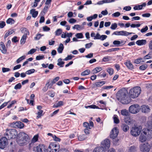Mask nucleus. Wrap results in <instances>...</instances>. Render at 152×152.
Masks as SVG:
<instances>
[{
    "label": "nucleus",
    "instance_id": "nucleus-51",
    "mask_svg": "<svg viewBox=\"0 0 152 152\" xmlns=\"http://www.w3.org/2000/svg\"><path fill=\"white\" fill-rule=\"evenodd\" d=\"M58 152H69V150L66 149L65 148H61L60 149H59Z\"/></svg>",
    "mask_w": 152,
    "mask_h": 152
},
{
    "label": "nucleus",
    "instance_id": "nucleus-30",
    "mask_svg": "<svg viewBox=\"0 0 152 152\" xmlns=\"http://www.w3.org/2000/svg\"><path fill=\"white\" fill-rule=\"evenodd\" d=\"M60 79V77L58 76L56 77L53 79L52 81L50 83V85H51V86L56 83L57 81Z\"/></svg>",
    "mask_w": 152,
    "mask_h": 152
},
{
    "label": "nucleus",
    "instance_id": "nucleus-26",
    "mask_svg": "<svg viewBox=\"0 0 152 152\" xmlns=\"http://www.w3.org/2000/svg\"><path fill=\"white\" fill-rule=\"evenodd\" d=\"M114 123L115 124H118L120 122L119 120L116 115H114L113 116Z\"/></svg>",
    "mask_w": 152,
    "mask_h": 152
},
{
    "label": "nucleus",
    "instance_id": "nucleus-46",
    "mask_svg": "<svg viewBox=\"0 0 152 152\" xmlns=\"http://www.w3.org/2000/svg\"><path fill=\"white\" fill-rule=\"evenodd\" d=\"M75 36L77 38L80 39L83 37V34L82 33H77L76 35Z\"/></svg>",
    "mask_w": 152,
    "mask_h": 152
},
{
    "label": "nucleus",
    "instance_id": "nucleus-8",
    "mask_svg": "<svg viewBox=\"0 0 152 152\" xmlns=\"http://www.w3.org/2000/svg\"><path fill=\"white\" fill-rule=\"evenodd\" d=\"M142 128L141 126L138 127L134 125V127H132L131 129V134L135 137L138 136L140 133Z\"/></svg>",
    "mask_w": 152,
    "mask_h": 152
},
{
    "label": "nucleus",
    "instance_id": "nucleus-17",
    "mask_svg": "<svg viewBox=\"0 0 152 152\" xmlns=\"http://www.w3.org/2000/svg\"><path fill=\"white\" fill-rule=\"evenodd\" d=\"M125 65L129 69L132 70L134 69V66L130 61L125 62Z\"/></svg>",
    "mask_w": 152,
    "mask_h": 152
},
{
    "label": "nucleus",
    "instance_id": "nucleus-64",
    "mask_svg": "<svg viewBox=\"0 0 152 152\" xmlns=\"http://www.w3.org/2000/svg\"><path fill=\"white\" fill-rule=\"evenodd\" d=\"M76 22V20L73 18H71L69 19V22L70 23H74Z\"/></svg>",
    "mask_w": 152,
    "mask_h": 152
},
{
    "label": "nucleus",
    "instance_id": "nucleus-44",
    "mask_svg": "<svg viewBox=\"0 0 152 152\" xmlns=\"http://www.w3.org/2000/svg\"><path fill=\"white\" fill-rule=\"evenodd\" d=\"M38 134L35 135L31 140L32 142L34 143L36 142L38 140Z\"/></svg>",
    "mask_w": 152,
    "mask_h": 152
},
{
    "label": "nucleus",
    "instance_id": "nucleus-37",
    "mask_svg": "<svg viewBox=\"0 0 152 152\" xmlns=\"http://www.w3.org/2000/svg\"><path fill=\"white\" fill-rule=\"evenodd\" d=\"M96 83L97 87H100L104 84L106 82L104 81H102L100 82H96Z\"/></svg>",
    "mask_w": 152,
    "mask_h": 152
},
{
    "label": "nucleus",
    "instance_id": "nucleus-54",
    "mask_svg": "<svg viewBox=\"0 0 152 152\" xmlns=\"http://www.w3.org/2000/svg\"><path fill=\"white\" fill-rule=\"evenodd\" d=\"M53 140L56 142H60L61 140V139L57 137L55 135H54L53 137Z\"/></svg>",
    "mask_w": 152,
    "mask_h": 152
},
{
    "label": "nucleus",
    "instance_id": "nucleus-47",
    "mask_svg": "<svg viewBox=\"0 0 152 152\" xmlns=\"http://www.w3.org/2000/svg\"><path fill=\"white\" fill-rule=\"evenodd\" d=\"M142 61V58H140L135 59L134 61V63L137 64H140Z\"/></svg>",
    "mask_w": 152,
    "mask_h": 152
},
{
    "label": "nucleus",
    "instance_id": "nucleus-41",
    "mask_svg": "<svg viewBox=\"0 0 152 152\" xmlns=\"http://www.w3.org/2000/svg\"><path fill=\"white\" fill-rule=\"evenodd\" d=\"M44 58V57L43 55H39L36 57V59L37 60H39L43 59Z\"/></svg>",
    "mask_w": 152,
    "mask_h": 152
},
{
    "label": "nucleus",
    "instance_id": "nucleus-48",
    "mask_svg": "<svg viewBox=\"0 0 152 152\" xmlns=\"http://www.w3.org/2000/svg\"><path fill=\"white\" fill-rule=\"evenodd\" d=\"M10 69L8 68L3 67L2 69V71L3 73H5L10 71Z\"/></svg>",
    "mask_w": 152,
    "mask_h": 152
},
{
    "label": "nucleus",
    "instance_id": "nucleus-45",
    "mask_svg": "<svg viewBox=\"0 0 152 152\" xmlns=\"http://www.w3.org/2000/svg\"><path fill=\"white\" fill-rule=\"evenodd\" d=\"M117 24H116V23H114L112 24L110 28L112 30H115L117 28Z\"/></svg>",
    "mask_w": 152,
    "mask_h": 152
},
{
    "label": "nucleus",
    "instance_id": "nucleus-61",
    "mask_svg": "<svg viewBox=\"0 0 152 152\" xmlns=\"http://www.w3.org/2000/svg\"><path fill=\"white\" fill-rule=\"evenodd\" d=\"M113 86H103L102 88V89H109L111 88H113Z\"/></svg>",
    "mask_w": 152,
    "mask_h": 152
},
{
    "label": "nucleus",
    "instance_id": "nucleus-11",
    "mask_svg": "<svg viewBox=\"0 0 152 152\" xmlns=\"http://www.w3.org/2000/svg\"><path fill=\"white\" fill-rule=\"evenodd\" d=\"M48 148H52L53 150L54 151V152H58V150L61 148L59 144L55 142H50L48 146Z\"/></svg>",
    "mask_w": 152,
    "mask_h": 152
},
{
    "label": "nucleus",
    "instance_id": "nucleus-58",
    "mask_svg": "<svg viewBox=\"0 0 152 152\" xmlns=\"http://www.w3.org/2000/svg\"><path fill=\"white\" fill-rule=\"evenodd\" d=\"M121 15V13L118 12H116L112 14V16L115 17H118Z\"/></svg>",
    "mask_w": 152,
    "mask_h": 152
},
{
    "label": "nucleus",
    "instance_id": "nucleus-40",
    "mask_svg": "<svg viewBox=\"0 0 152 152\" xmlns=\"http://www.w3.org/2000/svg\"><path fill=\"white\" fill-rule=\"evenodd\" d=\"M147 126L150 129H152V120L148 121L147 122Z\"/></svg>",
    "mask_w": 152,
    "mask_h": 152
},
{
    "label": "nucleus",
    "instance_id": "nucleus-21",
    "mask_svg": "<svg viewBox=\"0 0 152 152\" xmlns=\"http://www.w3.org/2000/svg\"><path fill=\"white\" fill-rule=\"evenodd\" d=\"M121 128L123 131L125 132H127L129 129V126L125 124H122Z\"/></svg>",
    "mask_w": 152,
    "mask_h": 152
},
{
    "label": "nucleus",
    "instance_id": "nucleus-5",
    "mask_svg": "<svg viewBox=\"0 0 152 152\" xmlns=\"http://www.w3.org/2000/svg\"><path fill=\"white\" fill-rule=\"evenodd\" d=\"M18 134L17 131L15 129H6L4 135L7 136L8 140L17 138Z\"/></svg>",
    "mask_w": 152,
    "mask_h": 152
},
{
    "label": "nucleus",
    "instance_id": "nucleus-13",
    "mask_svg": "<svg viewBox=\"0 0 152 152\" xmlns=\"http://www.w3.org/2000/svg\"><path fill=\"white\" fill-rule=\"evenodd\" d=\"M151 146L147 142L143 143V152H148Z\"/></svg>",
    "mask_w": 152,
    "mask_h": 152
},
{
    "label": "nucleus",
    "instance_id": "nucleus-49",
    "mask_svg": "<svg viewBox=\"0 0 152 152\" xmlns=\"http://www.w3.org/2000/svg\"><path fill=\"white\" fill-rule=\"evenodd\" d=\"M12 32H11V33H10V32L9 31L6 33L4 37V39H6L8 36L12 34L13 32H14V31H13V30H12Z\"/></svg>",
    "mask_w": 152,
    "mask_h": 152
},
{
    "label": "nucleus",
    "instance_id": "nucleus-59",
    "mask_svg": "<svg viewBox=\"0 0 152 152\" xmlns=\"http://www.w3.org/2000/svg\"><path fill=\"white\" fill-rule=\"evenodd\" d=\"M100 37L101 35L98 33H97L94 37V39H100Z\"/></svg>",
    "mask_w": 152,
    "mask_h": 152
},
{
    "label": "nucleus",
    "instance_id": "nucleus-38",
    "mask_svg": "<svg viewBox=\"0 0 152 152\" xmlns=\"http://www.w3.org/2000/svg\"><path fill=\"white\" fill-rule=\"evenodd\" d=\"M74 57V56L72 55V54L68 55L67 56V57H66L64 59H63V60L65 61H67L68 60H71L72 58Z\"/></svg>",
    "mask_w": 152,
    "mask_h": 152
},
{
    "label": "nucleus",
    "instance_id": "nucleus-63",
    "mask_svg": "<svg viewBox=\"0 0 152 152\" xmlns=\"http://www.w3.org/2000/svg\"><path fill=\"white\" fill-rule=\"evenodd\" d=\"M93 45V43L92 42L86 44L85 45V48H89L91 47Z\"/></svg>",
    "mask_w": 152,
    "mask_h": 152
},
{
    "label": "nucleus",
    "instance_id": "nucleus-23",
    "mask_svg": "<svg viewBox=\"0 0 152 152\" xmlns=\"http://www.w3.org/2000/svg\"><path fill=\"white\" fill-rule=\"evenodd\" d=\"M113 44L114 45V46H111L114 47H119L121 46V41L118 40H114L113 42Z\"/></svg>",
    "mask_w": 152,
    "mask_h": 152
},
{
    "label": "nucleus",
    "instance_id": "nucleus-52",
    "mask_svg": "<svg viewBox=\"0 0 152 152\" xmlns=\"http://www.w3.org/2000/svg\"><path fill=\"white\" fill-rule=\"evenodd\" d=\"M6 25V23L4 21H0V28H3Z\"/></svg>",
    "mask_w": 152,
    "mask_h": 152
},
{
    "label": "nucleus",
    "instance_id": "nucleus-1",
    "mask_svg": "<svg viewBox=\"0 0 152 152\" xmlns=\"http://www.w3.org/2000/svg\"><path fill=\"white\" fill-rule=\"evenodd\" d=\"M128 92L125 89H121L117 92L116 97L117 99L120 100L123 104H127L131 101V99L128 96Z\"/></svg>",
    "mask_w": 152,
    "mask_h": 152
},
{
    "label": "nucleus",
    "instance_id": "nucleus-28",
    "mask_svg": "<svg viewBox=\"0 0 152 152\" xmlns=\"http://www.w3.org/2000/svg\"><path fill=\"white\" fill-rule=\"evenodd\" d=\"M124 121L128 125H130L132 123L131 119L130 118H125L124 119Z\"/></svg>",
    "mask_w": 152,
    "mask_h": 152
},
{
    "label": "nucleus",
    "instance_id": "nucleus-62",
    "mask_svg": "<svg viewBox=\"0 0 152 152\" xmlns=\"http://www.w3.org/2000/svg\"><path fill=\"white\" fill-rule=\"evenodd\" d=\"M40 33H38L36 35V36L34 38V39L35 40H39V39L41 37L40 36Z\"/></svg>",
    "mask_w": 152,
    "mask_h": 152
},
{
    "label": "nucleus",
    "instance_id": "nucleus-9",
    "mask_svg": "<svg viewBox=\"0 0 152 152\" xmlns=\"http://www.w3.org/2000/svg\"><path fill=\"white\" fill-rule=\"evenodd\" d=\"M141 108L140 105L137 104H134L131 105L129 107V112L133 114H135L138 113Z\"/></svg>",
    "mask_w": 152,
    "mask_h": 152
},
{
    "label": "nucleus",
    "instance_id": "nucleus-35",
    "mask_svg": "<svg viewBox=\"0 0 152 152\" xmlns=\"http://www.w3.org/2000/svg\"><path fill=\"white\" fill-rule=\"evenodd\" d=\"M121 113L123 115L126 116L128 115V112L127 110L124 109L121 110Z\"/></svg>",
    "mask_w": 152,
    "mask_h": 152
},
{
    "label": "nucleus",
    "instance_id": "nucleus-42",
    "mask_svg": "<svg viewBox=\"0 0 152 152\" xmlns=\"http://www.w3.org/2000/svg\"><path fill=\"white\" fill-rule=\"evenodd\" d=\"M35 70L34 69H31L28 70L26 72V74L27 75H30L34 73L35 72Z\"/></svg>",
    "mask_w": 152,
    "mask_h": 152
},
{
    "label": "nucleus",
    "instance_id": "nucleus-32",
    "mask_svg": "<svg viewBox=\"0 0 152 152\" xmlns=\"http://www.w3.org/2000/svg\"><path fill=\"white\" fill-rule=\"evenodd\" d=\"M136 147L134 145H132L129 147L128 152H135Z\"/></svg>",
    "mask_w": 152,
    "mask_h": 152
},
{
    "label": "nucleus",
    "instance_id": "nucleus-33",
    "mask_svg": "<svg viewBox=\"0 0 152 152\" xmlns=\"http://www.w3.org/2000/svg\"><path fill=\"white\" fill-rule=\"evenodd\" d=\"M107 71L110 75H112L113 73V69L109 67L107 69Z\"/></svg>",
    "mask_w": 152,
    "mask_h": 152
},
{
    "label": "nucleus",
    "instance_id": "nucleus-22",
    "mask_svg": "<svg viewBox=\"0 0 152 152\" xmlns=\"http://www.w3.org/2000/svg\"><path fill=\"white\" fill-rule=\"evenodd\" d=\"M64 46L63 44L61 43L57 48V51L59 53H62V52L64 49Z\"/></svg>",
    "mask_w": 152,
    "mask_h": 152
},
{
    "label": "nucleus",
    "instance_id": "nucleus-36",
    "mask_svg": "<svg viewBox=\"0 0 152 152\" xmlns=\"http://www.w3.org/2000/svg\"><path fill=\"white\" fill-rule=\"evenodd\" d=\"M62 32V30L61 29H58L55 31V35L57 36H59L61 34Z\"/></svg>",
    "mask_w": 152,
    "mask_h": 152
},
{
    "label": "nucleus",
    "instance_id": "nucleus-29",
    "mask_svg": "<svg viewBox=\"0 0 152 152\" xmlns=\"http://www.w3.org/2000/svg\"><path fill=\"white\" fill-rule=\"evenodd\" d=\"M90 72V70L89 69H87L82 72L81 75L82 76H86L89 75Z\"/></svg>",
    "mask_w": 152,
    "mask_h": 152
},
{
    "label": "nucleus",
    "instance_id": "nucleus-34",
    "mask_svg": "<svg viewBox=\"0 0 152 152\" xmlns=\"http://www.w3.org/2000/svg\"><path fill=\"white\" fill-rule=\"evenodd\" d=\"M134 10H140L142 9V4L134 6L133 8Z\"/></svg>",
    "mask_w": 152,
    "mask_h": 152
},
{
    "label": "nucleus",
    "instance_id": "nucleus-25",
    "mask_svg": "<svg viewBox=\"0 0 152 152\" xmlns=\"http://www.w3.org/2000/svg\"><path fill=\"white\" fill-rule=\"evenodd\" d=\"M62 59L61 58H60L58 60V63L57 65L59 66L60 67H63L64 66L63 65L64 64L65 62L64 61H62Z\"/></svg>",
    "mask_w": 152,
    "mask_h": 152
},
{
    "label": "nucleus",
    "instance_id": "nucleus-15",
    "mask_svg": "<svg viewBox=\"0 0 152 152\" xmlns=\"http://www.w3.org/2000/svg\"><path fill=\"white\" fill-rule=\"evenodd\" d=\"M30 13L32 15V17L35 18L37 16L38 12L36 11L35 9H32L30 10Z\"/></svg>",
    "mask_w": 152,
    "mask_h": 152
},
{
    "label": "nucleus",
    "instance_id": "nucleus-60",
    "mask_svg": "<svg viewBox=\"0 0 152 152\" xmlns=\"http://www.w3.org/2000/svg\"><path fill=\"white\" fill-rule=\"evenodd\" d=\"M18 37L17 36L14 37L12 38V42H14V43H16L19 41V40L17 39Z\"/></svg>",
    "mask_w": 152,
    "mask_h": 152
},
{
    "label": "nucleus",
    "instance_id": "nucleus-43",
    "mask_svg": "<svg viewBox=\"0 0 152 152\" xmlns=\"http://www.w3.org/2000/svg\"><path fill=\"white\" fill-rule=\"evenodd\" d=\"M22 87V85L20 83H19L16 85L14 87V89L15 90L20 89Z\"/></svg>",
    "mask_w": 152,
    "mask_h": 152
},
{
    "label": "nucleus",
    "instance_id": "nucleus-3",
    "mask_svg": "<svg viewBox=\"0 0 152 152\" xmlns=\"http://www.w3.org/2000/svg\"><path fill=\"white\" fill-rule=\"evenodd\" d=\"M29 139V137L27 134L21 132L18 134L17 141L20 145L23 146L26 145Z\"/></svg>",
    "mask_w": 152,
    "mask_h": 152
},
{
    "label": "nucleus",
    "instance_id": "nucleus-16",
    "mask_svg": "<svg viewBox=\"0 0 152 152\" xmlns=\"http://www.w3.org/2000/svg\"><path fill=\"white\" fill-rule=\"evenodd\" d=\"M150 111V107L148 105H143V113H148Z\"/></svg>",
    "mask_w": 152,
    "mask_h": 152
},
{
    "label": "nucleus",
    "instance_id": "nucleus-57",
    "mask_svg": "<svg viewBox=\"0 0 152 152\" xmlns=\"http://www.w3.org/2000/svg\"><path fill=\"white\" fill-rule=\"evenodd\" d=\"M43 30L44 31H48L50 30V28L45 26L43 27Z\"/></svg>",
    "mask_w": 152,
    "mask_h": 152
},
{
    "label": "nucleus",
    "instance_id": "nucleus-39",
    "mask_svg": "<svg viewBox=\"0 0 152 152\" xmlns=\"http://www.w3.org/2000/svg\"><path fill=\"white\" fill-rule=\"evenodd\" d=\"M26 58V56L25 55H24L23 56H22L20 57L18 59H17V60L16 61V62L17 64L19 63L20 61H21L22 60L24 59L25 58Z\"/></svg>",
    "mask_w": 152,
    "mask_h": 152
},
{
    "label": "nucleus",
    "instance_id": "nucleus-14",
    "mask_svg": "<svg viewBox=\"0 0 152 152\" xmlns=\"http://www.w3.org/2000/svg\"><path fill=\"white\" fill-rule=\"evenodd\" d=\"M0 50L1 52L4 54H6L7 51L4 43L2 42H0Z\"/></svg>",
    "mask_w": 152,
    "mask_h": 152
},
{
    "label": "nucleus",
    "instance_id": "nucleus-2",
    "mask_svg": "<svg viewBox=\"0 0 152 152\" xmlns=\"http://www.w3.org/2000/svg\"><path fill=\"white\" fill-rule=\"evenodd\" d=\"M110 147V140L106 139L101 142L100 146L95 148L93 152H105L108 151Z\"/></svg>",
    "mask_w": 152,
    "mask_h": 152
},
{
    "label": "nucleus",
    "instance_id": "nucleus-24",
    "mask_svg": "<svg viewBox=\"0 0 152 152\" xmlns=\"http://www.w3.org/2000/svg\"><path fill=\"white\" fill-rule=\"evenodd\" d=\"M21 31L22 33H24V34H27V35H29V32L28 30L26 28L22 27L21 29Z\"/></svg>",
    "mask_w": 152,
    "mask_h": 152
},
{
    "label": "nucleus",
    "instance_id": "nucleus-50",
    "mask_svg": "<svg viewBox=\"0 0 152 152\" xmlns=\"http://www.w3.org/2000/svg\"><path fill=\"white\" fill-rule=\"evenodd\" d=\"M123 32H124L123 33V36H127L129 35L134 34V33H133L132 32H128L126 31H123Z\"/></svg>",
    "mask_w": 152,
    "mask_h": 152
},
{
    "label": "nucleus",
    "instance_id": "nucleus-56",
    "mask_svg": "<svg viewBox=\"0 0 152 152\" xmlns=\"http://www.w3.org/2000/svg\"><path fill=\"white\" fill-rule=\"evenodd\" d=\"M37 50L33 48L31 49L28 53V54H31L34 53Z\"/></svg>",
    "mask_w": 152,
    "mask_h": 152
},
{
    "label": "nucleus",
    "instance_id": "nucleus-27",
    "mask_svg": "<svg viewBox=\"0 0 152 152\" xmlns=\"http://www.w3.org/2000/svg\"><path fill=\"white\" fill-rule=\"evenodd\" d=\"M15 22V20L11 18H8L6 21V22L7 24L11 25L14 24Z\"/></svg>",
    "mask_w": 152,
    "mask_h": 152
},
{
    "label": "nucleus",
    "instance_id": "nucleus-53",
    "mask_svg": "<svg viewBox=\"0 0 152 152\" xmlns=\"http://www.w3.org/2000/svg\"><path fill=\"white\" fill-rule=\"evenodd\" d=\"M141 24L140 23H137L136 24H132L131 25V28H135V27H139L140 26Z\"/></svg>",
    "mask_w": 152,
    "mask_h": 152
},
{
    "label": "nucleus",
    "instance_id": "nucleus-6",
    "mask_svg": "<svg viewBox=\"0 0 152 152\" xmlns=\"http://www.w3.org/2000/svg\"><path fill=\"white\" fill-rule=\"evenodd\" d=\"M141 91V88L139 86H135L130 89L129 91V98L135 99L138 97Z\"/></svg>",
    "mask_w": 152,
    "mask_h": 152
},
{
    "label": "nucleus",
    "instance_id": "nucleus-18",
    "mask_svg": "<svg viewBox=\"0 0 152 152\" xmlns=\"http://www.w3.org/2000/svg\"><path fill=\"white\" fill-rule=\"evenodd\" d=\"M16 124V128L20 129L23 128L24 125V124L20 121H17Z\"/></svg>",
    "mask_w": 152,
    "mask_h": 152
},
{
    "label": "nucleus",
    "instance_id": "nucleus-12",
    "mask_svg": "<svg viewBox=\"0 0 152 152\" xmlns=\"http://www.w3.org/2000/svg\"><path fill=\"white\" fill-rule=\"evenodd\" d=\"M6 137H3L0 139V148L2 149H4L7 144V140Z\"/></svg>",
    "mask_w": 152,
    "mask_h": 152
},
{
    "label": "nucleus",
    "instance_id": "nucleus-19",
    "mask_svg": "<svg viewBox=\"0 0 152 152\" xmlns=\"http://www.w3.org/2000/svg\"><path fill=\"white\" fill-rule=\"evenodd\" d=\"M27 34H24L20 40V43L21 45H23L26 42V38L27 37Z\"/></svg>",
    "mask_w": 152,
    "mask_h": 152
},
{
    "label": "nucleus",
    "instance_id": "nucleus-20",
    "mask_svg": "<svg viewBox=\"0 0 152 152\" xmlns=\"http://www.w3.org/2000/svg\"><path fill=\"white\" fill-rule=\"evenodd\" d=\"M49 7L48 6L46 5L44 7L43 10L41 12L40 15L41 16H44L45 14L47 12Z\"/></svg>",
    "mask_w": 152,
    "mask_h": 152
},
{
    "label": "nucleus",
    "instance_id": "nucleus-7",
    "mask_svg": "<svg viewBox=\"0 0 152 152\" xmlns=\"http://www.w3.org/2000/svg\"><path fill=\"white\" fill-rule=\"evenodd\" d=\"M152 138V130L147 128L143 129V143L149 141Z\"/></svg>",
    "mask_w": 152,
    "mask_h": 152
},
{
    "label": "nucleus",
    "instance_id": "nucleus-4",
    "mask_svg": "<svg viewBox=\"0 0 152 152\" xmlns=\"http://www.w3.org/2000/svg\"><path fill=\"white\" fill-rule=\"evenodd\" d=\"M119 133V130L117 127L113 129L110 135V138L113 140V142L115 145H118L119 144V139L116 138Z\"/></svg>",
    "mask_w": 152,
    "mask_h": 152
},
{
    "label": "nucleus",
    "instance_id": "nucleus-31",
    "mask_svg": "<svg viewBox=\"0 0 152 152\" xmlns=\"http://www.w3.org/2000/svg\"><path fill=\"white\" fill-rule=\"evenodd\" d=\"M78 138L79 140L82 141L86 139V135H85L82 134L79 136L78 137Z\"/></svg>",
    "mask_w": 152,
    "mask_h": 152
},
{
    "label": "nucleus",
    "instance_id": "nucleus-10",
    "mask_svg": "<svg viewBox=\"0 0 152 152\" xmlns=\"http://www.w3.org/2000/svg\"><path fill=\"white\" fill-rule=\"evenodd\" d=\"M47 147L44 144H39L36 147L34 146L33 151L35 152H47Z\"/></svg>",
    "mask_w": 152,
    "mask_h": 152
},
{
    "label": "nucleus",
    "instance_id": "nucleus-55",
    "mask_svg": "<svg viewBox=\"0 0 152 152\" xmlns=\"http://www.w3.org/2000/svg\"><path fill=\"white\" fill-rule=\"evenodd\" d=\"M110 57L109 56H106L104 57L102 59V61L104 62H107L109 61V58Z\"/></svg>",
    "mask_w": 152,
    "mask_h": 152
}]
</instances>
